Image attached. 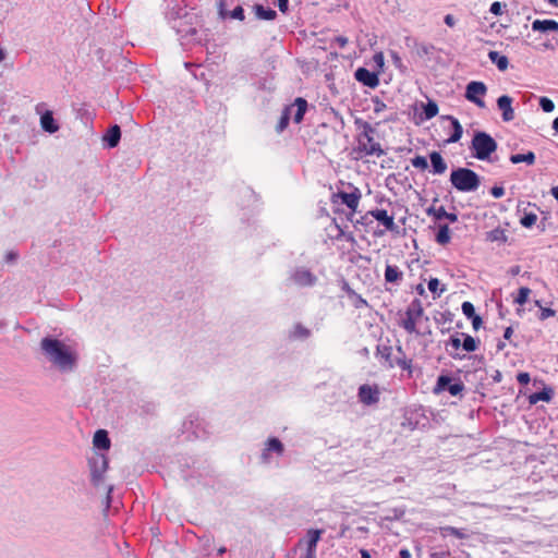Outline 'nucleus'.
<instances>
[{
  "label": "nucleus",
  "mask_w": 558,
  "mask_h": 558,
  "mask_svg": "<svg viewBox=\"0 0 558 558\" xmlns=\"http://www.w3.org/2000/svg\"><path fill=\"white\" fill-rule=\"evenodd\" d=\"M401 278V272L393 266L388 265L385 269V279L388 282H396Z\"/></svg>",
  "instance_id": "25"
},
{
  "label": "nucleus",
  "mask_w": 558,
  "mask_h": 558,
  "mask_svg": "<svg viewBox=\"0 0 558 558\" xmlns=\"http://www.w3.org/2000/svg\"><path fill=\"white\" fill-rule=\"evenodd\" d=\"M412 165L415 167V168H420L422 170H425L428 165H427V160L425 157L423 156H416L415 158L412 159Z\"/></svg>",
  "instance_id": "37"
},
{
  "label": "nucleus",
  "mask_w": 558,
  "mask_h": 558,
  "mask_svg": "<svg viewBox=\"0 0 558 558\" xmlns=\"http://www.w3.org/2000/svg\"><path fill=\"white\" fill-rule=\"evenodd\" d=\"M451 234L450 229L447 225H441L438 228V232L436 234V241L440 245H446L450 242Z\"/></svg>",
  "instance_id": "18"
},
{
  "label": "nucleus",
  "mask_w": 558,
  "mask_h": 558,
  "mask_svg": "<svg viewBox=\"0 0 558 558\" xmlns=\"http://www.w3.org/2000/svg\"><path fill=\"white\" fill-rule=\"evenodd\" d=\"M511 333H512V329L511 328H507L506 331H505V338L509 339L511 337Z\"/></svg>",
  "instance_id": "57"
},
{
  "label": "nucleus",
  "mask_w": 558,
  "mask_h": 558,
  "mask_svg": "<svg viewBox=\"0 0 558 558\" xmlns=\"http://www.w3.org/2000/svg\"><path fill=\"white\" fill-rule=\"evenodd\" d=\"M429 157L434 171L436 173H444L447 169V165L441 155L437 151H433Z\"/></svg>",
  "instance_id": "16"
},
{
  "label": "nucleus",
  "mask_w": 558,
  "mask_h": 558,
  "mask_svg": "<svg viewBox=\"0 0 558 558\" xmlns=\"http://www.w3.org/2000/svg\"><path fill=\"white\" fill-rule=\"evenodd\" d=\"M551 195L558 201V186L551 187Z\"/></svg>",
  "instance_id": "55"
},
{
  "label": "nucleus",
  "mask_w": 558,
  "mask_h": 558,
  "mask_svg": "<svg viewBox=\"0 0 558 558\" xmlns=\"http://www.w3.org/2000/svg\"><path fill=\"white\" fill-rule=\"evenodd\" d=\"M99 460L101 462L102 470H106V468H107V460H106L105 456H100Z\"/></svg>",
  "instance_id": "53"
},
{
  "label": "nucleus",
  "mask_w": 558,
  "mask_h": 558,
  "mask_svg": "<svg viewBox=\"0 0 558 558\" xmlns=\"http://www.w3.org/2000/svg\"><path fill=\"white\" fill-rule=\"evenodd\" d=\"M323 530H310L306 536L298 544L299 549L302 551L299 558H315L317 543L320 539Z\"/></svg>",
  "instance_id": "4"
},
{
  "label": "nucleus",
  "mask_w": 558,
  "mask_h": 558,
  "mask_svg": "<svg viewBox=\"0 0 558 558\" xmlns=\"http://www.w3.org/2000/svg\"><path fill=\"white\" fill-rule=\"evenodd\" d=\"M463 389H464V386L462 383H453L448 386V391L452 396H457V395L461 393L463 391Z\"/></svg>",
  "instance_id": "40"
},
{
  "label": "nucleus",
  "mask_w": 558,
  "mask_h": 558,
  "mask_svg": "<svg viewBox=\"0 0 558 558\" xmlns=\"http://www.w3.org/2000/svg\"><path fill=\"white\" fill-rule=\"evenodd\" d=\"M371 215L379 221L387 230H395L396 223L392 216L388 215L387 210L375 209L371 211Z\"/></svg>",
  "instance_id": "10"
},
{
  "label": "nucleus",
  "mask_w": 558,
  "mask_h": 558,
  "mask_svg": "<svg viewBox=\"0 0 558 558\" xmlns=\"http://www.w3.org/2000/svg\"><path fill=\"white\" fill-rule=\"evenodd\" d=\"M93 444L96 448L108 450L110 448V439L105 429H98L93 438Z\"/></svg>",
  "instance_id": "13"
},
{
  "label": "nucleus",
  "mask_w": 558,
  "mask_h": 558,
  "mask_svg": "<svg viewBox=\"0 0 558 558\" xmlns=\"http://www.w3.org/2000/svg\"><path fill=\"white\" fill-rule=\"evenodd\" d=\"M551 4H554L555 7L558 5V0H548Z\"/></svg>",
  "instance_id": "61"
},
{
  "label": "nucleus",
  "mask_w": 558,
  "mask_h": 558,
  "mask_svg": "<svg viewBox=\"0 0 558 558\" xmlns=\"http://www.w3.org/2000/svg\"><path fill=\"white\" fill-rule=\"evenodd\" d=\"M5 58L4 51L0 48V62L3 61Z\"/></svg>",
  "instance_id": "58"
},
{
  "label": "nucleus",
  "mask_w": 558,
  "mask_h": 558,
  "mask_svg": "<svg viewBox=\"0 0 558 558\" xmlns=\"http://www.w3.org/2000/svg\"><path fill=\"white\" fill-rule=\"evenodd\" d=\"M120 136V128L118 125H114L108 131L104 140L108 143L110 147H116L119 143Z\"/></svg>",
  "instance_id": "17"
},
{
  "label": "nucleus",
  "mask_w": 558,
  "mask_h": 558,
  "mask_svg": "<svg viewBox=\"0 0 558 558\" xmlns=\"http://www.w3.org/2000/svg\"><path fill=\"white\" fill-rule=\"evenodd\" d=\"M373 61L377 65V71L376 72L378 74H380L384 71V66H385V58H384L383 52L375 53L374 57H373Z\"/></svg>",
  "instance_id": "36"
},
{
  "label": "nucleus",
  "mask_w": 558,
  "mask_h": 558,
  "mask_svg": "<svg viewBox=\"0 0 558 558\" xmlns=\"http://www.w3.org/2000/svg\"><path fill=\"white\" fill-rule=\"evenodd\" d=\"M537 221V215L534 214V213H527L525 214L521 220H520V223L524 227V228H531L532 226H534Z\"/></svg>",
  "instance_id": "30"
},
{
  "label": "nucleus",
  "mask_w": 558,
  "mask_h": 558,
  "mask_svg": "<svg viewBox=\"0 0 558 558\" xmlns=\"http://www.w3.org/2000/svg\"><path fill=\"white\" fill-rule=\"evenodd\" d=\"M418 314L415 315L413 312L408 311L405 314V318L402 320V327L410 333L415 331L416 328V318Z\"/></svg>",
  "instance_id": "19"
},
{
  "label": "nucleus",
  "mask_w": 558,
  "mask_h": 558,
  "mask_svg": "<svg viewBox=\"0 0 558 558\" xmlns=\"http://www.w3.org/2000/svg\"><path fill=\"white\" fill-rule=\"evenodd\" d=\"M267 450H275L278 453L282 452V444L277 438H271L268 441Z\"/></svg>",
  "instance_id": "39"
},
{
  "label": "nucleus",
  "mask_w": 558,
  "mask_h": 558,
  "mask_svg": "<svg viewBox=\"0 0 558 558\" xmlns=\"http://www.w3.org/2000/svg\"><path fill=\"white\" fill-rule=\"evenodd\" d=\"M360 554H361V558H371L369 553L367 550H365V549H362L360 551Z\"/></svg>",
  "instance_id": "56"
},
{
  "label": "nucleus",
  "mask_w": 558,
  "mask_h": 558,
  "mask_svg": "<svg viewBox=\"0 0 558 558\" xmlns=\"http://www.w3.org/2000/svg\"><path fill=\"white\" fill-rule=\"evenodd\" d=\"M487 88L482 82H471L466 86L465 98L474 102L480 108L485 107L483 97L486 95Z\"/></svg>",
  "instance_id": "6"
},
{
  "label": "nucleus",
  "mask_w": 558,
  "mask_h": 558,
  "mask_svg": "<svg viewBox=\"0 0 558 558\" xmlns=\"http://www.w3.org/2000/svg\"><path fill=\"white\" fill-rule=\"evenodd\" d=\"M496 148L497 143L495 140L484 132H477L472 140V149L474 150V156L477 159H487Z\"/></svg>",
  "instance_id": "3"
},
{
  "label": "nucleus",
  "mask_w": 558,
  "mask_h": 558,
  "mask_svg": "<svg viewBox=\"0 0 558 558\" xmlns=\"http://www.w3.org/2000/svg\"><path fill=\"white\" fill-rule=\"evenodd\" d=\"M532 28L539 32H558V23L553 20H536L533 22Z\"/></svg>",
  "instance_id": "14"
},
{
  "label": "nucleus",
  "mask_w": 558,
  "mask_h": 558,
  "mask_svg": "<svg viewBox=\"0 0 558 558\" xmlns=\"http://www.w3.org/2000/svg\"><path fill=\"white\" fill-rule=\"evenodd\" d=\"M427 215L434 217L436 220H440L442 218H446L447 211L442 206H432L427 209Z\"/></svg>",
  "instance_id": "27"
},
{
  "label": "nucleus",
  "mask_w": 558,
  "mask_h": 558,
  "mask_svg": "<svg viewBox=\"0 0 558 558\" xmlns=\"http://www.w3.org/2000/svg\"><path fill=\"white\" fill-rule=\"evenodd\" d=\"M530 293L531 290L529 288H520L519 293L514 300L515 303H518L519 305H523L527 301Z\"/></svg>",
  "instance_id": "32"
},
{
  "label": "nucleus",
  "mask_w": 558,
  "mask_h": 558,
  "mask_svg": "<svg viewBox=\"0 0 558 558\" xmlns=\"http://www.w3.org/2000/svg\"><path fill=\"white\" fill-rule=\"evenodd\" d=\"M220 15L225 19L228 16V14L223 11V10H220ZM229 16L231 19H236V20H240V21H243L244 20V11H243V8L238 5L236 8H234Z\"/></svg>",
  "instance_id": "28"
},
{
  "label": "nucleus",
  "mask_w": 558,
  "mask_h": 558,
  "mask_svg": "<svg viewBox=\"0 0 558 558\" xmlns=\"http://www.w3.org/2000/svg\"><path fill=\"white\" fill-rule=\"evenodd\" d=\"M255 13L258 19L268 21L274 20L277 15L276 11L271 9H265L263 5L259 4L255 5Z\"/></svg>",
  "instance_id": "22"
},
{
  "label": "nucleus",
  "mask_w": 558,
  "mask_h": 558,
  "mask_svg": "<svg viewBox=\"0 0 558 558\" xmlns=\"http://www.w3.org/2000/svg\"><path fill=\"white\" fill-rule=\"evenodd\" d=\"M490 192H492V195L496 198L501 197L505 193L504 187H501V186H494Z\"/></svg>",
  "instance_id": "46"
},
{
  "label": "nucleus",
  "mask_w": 558,
  "mask_h": 558,
  "mask_svg": "<svg viewBox=\"0 0 558 558\" xmlns=\"http://www.w3.org/2000/svg\"><path fill=\"white\" fill-rule=\"evenodd\" d=\"M510 161L512 163L526 162L527 165H533L535 161V155L532 151L526 154H517L510 157Z\"/></svg>",
  "instance_id": "21"
},
{
  "label": "nucleus",
  "mask_w": 558,
  "mask_h": 558,
  "mask_svg": "<svg viewBox=\"0 0 558 558\" xmlns=\"http://www.w3.org/2000/svg\"><path fill=\"white\" fill-rule=\"evenodd\" d=\"M490 12L495 15H500L502 12V5L500 2H494L490 7Z\"/></svg>",
  "instance_id": "43"
},
{
  "label": "nucleus",
  "mask_w": 558,
  "mask_h": 558,
  "mask_svg": "<svg viewBox=\"0 0 558 558\" xmlns=\"http://www.w3.org/2000/svg\"><path fill=\"white\" fill-rule=\"evenodd\" d=\"M355 78L361 82L363 85L375 88L379 84L378 73L371 72L364 68H360L355 72Z\"/></svg>",
  "instance_id": "8"
},
{
  "label": "nucleus",
  "mask_w": 558,
  "mask_h": 558,
  "mask_svg": "<svg viewBox=\"0 0 558 558\" xmlns=\"http://www.w3.org/2000/svg\"><path fill=\"white\" fill-rule=\"evenodd\" d=\"M356 150L365 155H379L381 153L379 144L374 138L373 130L364 126L363 132L357 138Z\"/></svg>",
  "instance_id": "5"
},
{
  "label": "nucleus",
  "mask_w": 558,
  "mask_h": 558,
  "mask_svg": "<svg viewBox=\"0 0 558 558\" xmlns=\"http://www.w3.org/2000/svg\"><path fill=\"white\" fill-rule=\"evenodd\" d=\"M450 181L452 185L459 191H473L480 185L478 175L466 168H459L451 172Z\"/></svg>",
  "instance_id": "2"
},
{
  "label": "nucleus",
  "mask_w": 558,
  "mask_h": 558,
  "mask_svg": "<svg viewBox=\"0 0 558 558\" xmlns=\"http://www.w3.org/2000/svg\"><path fill=\"white\" fill-rule=\"evenodd\" d=\"M451 385V379L448 376H439L437 380V385L434 389L435 393H439L445 389H448V386Z\"/></svg>",
  "instance_id": "31"
},
{
  "label": "nucleus",
  "mask_w": 558,
  "mask_h": 558,
  "mask_svg": "<svg viewBox=\"0 0 558 558\" xmlns=\"http://www.w3.org/2000/svg\"><path fill=\"white\" fill-rule=\"evenodd\" d=\"M462 312H463V314H464L468 318H471V317H473V316H475V315H476V313H475V308H474L473 304H472V303H470V302H464V303L462 304Z\"/></svg>",
  "instance_id": "38"
},
{
  "label": "nucleus",
  "mask_w": 558,
  "mask_h": 558,
  "mask_svg": "<svg viewBox=\"0 0 558 558\" xmlns=\"http://www.w3.org/2000/svg\"><path fill=\"white\" fill-rule=\"evenodd\" d=\"M498 108L502 111V118L505 121H511L514 118V111L512 109V100L510 97L504 95L497 100Z\"/></svg>",
  "instance_id": "11"
},
{
  "label": "nucleus",
  "mask_w": 558,
  "mask_h": 558,
  "mask_svg": "<svg viewBox=\"0 0 558 558\" xmlns=\"http://www.w3.org/2000/svg\"><path fill=\"white\" fill-rule=\"evenodd\" d=\"M289 0H278V7L281 12H286L288 10Z\"/></svg>",
  "instance_id": "48"
},
{
  "label": "nucleus",
  "mask_w": 558,
  "mask_h": 558,
  "mask_svg": "<svg viewBox=\"0 0 558 558\" xmlns=\"http://www.w3.org/2000/svg\"><path fill=\"white\" fill-rule=\"evenodd\" d=\"M424 113L426 119H432L438 113V106L434 101H428L424 107Z\"/></svg>",
  "instance_id": "29"
},
{
  "label": "nucleus",
  "mask_w": 558,
  "mask_h": 558,
  "mask_svg": "<svg viewBox=\"0 0 558 558\" xmlns=\"http://www.w3.org/2000/svg\"><path fill=\"white\" fill-rule=\"evenodd\" d=\"M446 218H447L448 220H450L451 222H456V221L458 220L457 215H456V214H450V213H447Z\"/></svg>",
  "instance_id": "51"
},
{
  "label": "nucleus",
  "mask_w": 558,
  "mask_h": 558,
  "mask_svg": "<svg viewBox=\"0 0 558 558\" xmlns=\"http://www.w3.org/2000/svg\"><path fill=\"white\" fill-rule=\"evenodd\" d=\"M292 111H293V108L284 109V111L281 116V119L279 121V124L277 126L278 132H282L288 126L289 120L291 119Z\"/></svg>",
  "instance_id": "26"
},
{
  "label": "nucleus",
  "mask_w": 558,
  "mask_h": 558,
  "mask_svg": "<svg viewBox=\"0 0 558 558\" xmlns=\"http://www.w3.org/2000/svg\"><path fill=\"white\" fill-rule=\"evenodd\" d=\"M451 343H452V347L456 348V349H458L461 345V341H460L459 338H453L451 340Z\"/></svg>",
  "instance_id": "52"
},
{
  "label": "nucleus",
  "mask_w": 558,
  "mask_h": 558,
  "mask_svg": "<svg viewBox=\"0 0 558 558\" xmlns=\"http://www.w3.org/2000/svg\"><path fill=\"white\" fill-rule=\"evenodd\" d=\"M428 289L434 294H436V293L440 294L445 291V287L444 286L440 287V282L437 278H433L429 280Z\"/></svg>",
  "instance_id": "33"
},
{
  "label": "nucleus",
  "mask_w": 558,
  "mask_h": 558,
  "mask_svg": "<svg viewBox=\"0 0 558 558\" xmlns=\"http://www.w3.org/2000/svg\"><path fill=\"white\" fill-rule=\"evenodd\" d=\"M541 107L545 112H550L554 110V102L548 98L541 99Z\"/></svg>",
  "instance_id": "41"
},
{
  "label": "nucleus",
  "mask_w": 558,
  "mask_h": 558,
  "mask_svg": "<svg viewBox=\"0 0 558 558\" xmlns=\"http://www.w3.org/2000/svg\"><path fill=\"white\" fill-rule=\"evenodd\" d=\"M517 379L521 385H527L531 380L530 375L527 373H520Z\"/></svg>",
  "instance_id": "44"
},
{
  "label": "nucleus",
  "mask_w": 558,
  "mask_h": 558,
  "mask_svg": "<svg viewBox=\"0 0 558 558\" xmlns=\"http://www.w3.org/2000/svg\"><path fill=\"white\" fill-rule=\"evenodd\" d=\"M288 108H293L291 118L295 123H300L307 109V102L303 98H296L295 102Z\"/></svg>",
  "instance_id": "12"
},
{
  "label": "nucleus",
  "mask_w": 558,
  "mask_h": 558,
  "mask_svg": "<svg viewBox=\"0 0 558 558\" xmlns=\"http://www.w3.org/2000/svg\"><path fill=\"white\" fill-rule=\"evenodd\" d=\"M417 291H418V293H420V294H423V293H424V289H423V287H422V286H418V287H417Z\"/></svg>",
  "instance_id": "60"
},
{
  "label": "nucleus",
  "mask_w": 558,
  "mask_h": 558,
  "mask_svg": "<svg viewBox=\"0 0 558 558\" xmlns=\"http://www.w3.org/2000/svg\"><path fill=\"white\" fill-rule=\"evenodd\" d=\"M40 124L41 128L49 133H54L59 129L58 124L54 122L51 111H47L41 116Z\"/></svg>",
  "instance_id": "15"
},
{
  "label": "nucleus",
  "mask_w": 558,
  "mask_h": 558,
  "mask_svg": "<svg viewBox=\"0 0 558 558\" xmlns=\"http://www.w3.org/2000/svg\"><path fill=\"white\" fill-rule=\"evenodd\" d=\"M472 319V326L475 330H478L483 324L482 318L476 314L475 316L471 317Z\"/></svg>",
  "instance_id": "45"
},
{
  "label": "nucleus",
  "mask_w": 558,
  "mask_h": 558,
  "mask_svg": "<svg viewBox=\"0 0 558 558\" xmlns=\"http://www.w3.org/2000/svg\"><path fill=\"white\" fill-rule=\"evenodd\" d=\"M294 280L302 286L312 284L314 282L313 276L306 270H300L295 274Z\"/></svg>",
  "instance_id": "24"
},
{
  "label": "nucleus",
  "mask_w": 558,
  "mask_h": 558,
  "mask_svg": "<svg viewBox=\"0 0 558 558\" xmlns=\"http://www.w3.org/2000/svg\"><path fill=\"white\" fill-rule=\"evenodd\" d=\"M489 59L497 65L500 71H505L508 68V58L499 54L497 51L489 52Z\"/></svg>",
  "instance_id": "20"
},
{
  "label": "nucleus",
  "mask_w": 558,
  "mask_h": 558,
  "mask_svg": "<svg viewBox=\"0 0 558 558\" xmlns=\"http://www.w3.org/2000/svg\"><path fill=\"white\" fill-rule=\"evenodd\" d=\"M451 126H452L453 132H452L451 136L446 141L447 143H456L462 136L463 130L457 119H451Z\"/></svg>",
  "instance_id": "23"
},
{
  "label": "nucleus",
  "mask_w": 558,
  "mask_h": 558,
  "mask_svg": "<svg viewBox=\"0 0 558 558\" xmlns=\"http://www.w3.org/2000/svg\"><path fill=\"white\" fill-rule=\"evenodd\" d=\"M462 347L465 351L468 352H473L476 350L477 348V343L475 341V339L471 336H466L464 339H463V342H462Z\"/></svg>",
  "instance_id": "34"
},
{
  "label": "nucleus",
  "mask_w": 558,
  "mask_h": 558,
  "mask_svg": "<svg viewBox=\"0 0 558 558\" xmlns=\"http://www.w3.org/2000/svg\"><path fill=\"white\" fill-rule=\"evenodd\" d=\"M555 315V311L551 308H542L541 318L546 319Z\"/></svg>",
  "instance_id": "47"
},
{
  "label": "nucleus",
  "mask_w": 558,
  "mask_h": 558,
  "mask_svg": "<svg viewBox=\"0 0 558 558\" xmlns=\"http://www.w3.org/2000/svg\"><path fill=\"white\" fill-rule=\"evenodd\" d=\"M537 400H546L548 401L549 400V397L547 396V393L545 392H542V393H535V395H532L530 397V401L531 403H535Z\"/></svg>",
  "instance_id": "42"
},
{
  "label": "nucleus",
  "mask_w": 558,
  "mask_h": 558,
  "mask_svg": "<svg viewBox=\"0 0 558 558\" xmlns=\"http://www.w3.org/2000/svg\"><path fill=\"white\" fill-rule=\"evenodd\" d=\"M445 23H446L448 26L452 27V26L454 25L453 16H452V15H450V14H448V15L445 17Z\"/></svg>",
  "instance_id": "49"
},
{
  "label": "nucleus",
  "mask_w": 558,
  "mask_h": 558,
  "mask_svg": "<svg viewBox=\"0 0 558 558\" xmlns=\"http://www.w3.org/2000/svg\"><path fill=\"white\" fill-rule=\"evenodd\" d=\"M554 129L558 132V117L554 120Z\"/></svg>",
  "instance_id": "59"
},
{
  "label": "nucleus",
  "mask_w": 558,
  "mask_h": 558,
  "mask_svg": "<svg viewBox=\"0 0 558 558\" xmlns=\"http://www.w3.org/2000/svg\"><path fill=\"white\" fill-rule=\"evenodd\" d=\"M41 350L47 360L61 372H71L77 362L76 345L54 338H44Z\"/></svg>",
  "instance_id": "1"
},
{
  "label": "nucleus",
  "mask_w": 558,
  "mask_h": 558,
  "mask_svg": "<svg viewBox=\"0 0 558 558\" xmlns=\"http://www.w3.org/2000/svg\"><path fill=\"white\" fill-rule=\"evenodd\" d=\"M347 215L339 214L333 218V226L329 229V235L332 238H339L344 235L347 229Z\"/></svg>",
  "instance_id": "9"
},
{
  "label": "nucleus",
  "mask_w": 558,
  "mask_h": 558,
  "mask_svg": "<svg viewBox=\"0 0 558 558\" xmlns=\"http://www.w3.org/2000/svg\"><path fill=\"white\" fill-rule=\"evenodd\" d=\"M399 558H411V554L408 549L400 550Z\"/></svg>",
  "instance_id": "50"
},
{
  "label": "nucleus",
  "mask_w": 558,
  "mask_h": 558,
  "mask_svg": "<svg viewBox=\"0 0 558 558\" xmlns=\"http://www.w3.org/2000/svg\"><path fill=\"white\" fill-rule=\"evenodd\" d=\"M296 331L299 332V336H300V337H305V336H307V335H308V331H307V330H303V329H301V328H299V327L296 328Z\"/></svg>",
  "instance_id": "54"
},
{
  "label": "nucleus",
  "mask_w": 558,
  "mask_h": 558,
  "mask_svg": "<svg viewBox=\"0 0 558 558\" xmlns=\"http://www.w3.org/2000/svg\"><path fill=\"white\" fill-rule=\"evenodd\" d=\"M332 202L335 205L341 204L349 207V194L344 192L335 194L332 197Z\"/></svg>",
  "instance_id": "35"
},
{
  "label": "nucleus",
  "mask_w": 558,
  "mask_h": 558,
  "mask_svg": "<svg viewBox=\"0 0 558 558\" xmlns=\"http://www.w3.org/2000/svg\"><path fill=\"white\" fill-rule=\"evenodd\" d=\"M380 390L376 385L365 384L359 389L357 399L365 405L375 404L379 401Z\"/></svg>",
  "instance_id": "7"
}]
</instances>
